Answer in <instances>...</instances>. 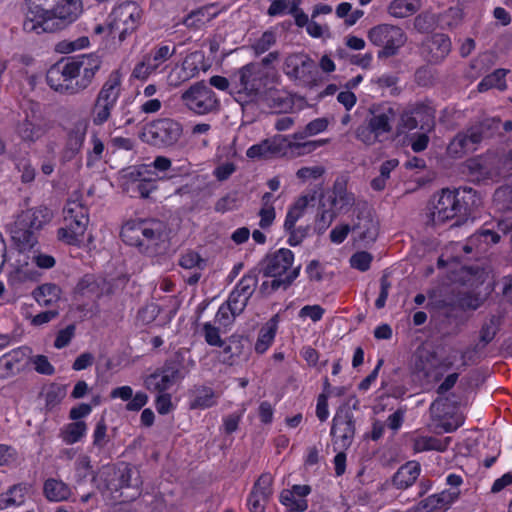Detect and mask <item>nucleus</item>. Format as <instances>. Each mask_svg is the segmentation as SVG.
Here are the masks:
<instances>
[{"instance_id":"f257e3e1","label":"nucleus","mask_w":512,"mask_h":512,"mask_svg":"<svg viewBox=\"0 0 512 512\" xmlns=\"http://www.w3.org/2000/svg\"><path fill=\"white\" fill-rule=\"evenodd\" d=\"M101 66V58L94 54L61 59L48 69L46 81L56 92L76 95L92 84Z\"/></svg>"},{"instance_id":"f03ea898","label":"nucleus","mask_w":512,"mask_h":512,"mask_svg":"<svg viewBox=\"0 0 512 512\" xmlns=\"http://www.w3.org/2000/svg\"><path fill=\"white\" fill-rule=\"evenodd\" d=\"M44 4H29L23 21L24 31L40 34L63 30L76 21L83 11L82 2L57 1L52 9L43 8Z\"/></svg>"},{"instance_id":"7ed1b4c3","label":"nucleus","mask_w":512,"mask_h":512,"mask_svg":"<svg viewBox=\"0 0 512 512\" xmlns=\"http://www.w3.org/2000/svg\"><path fill=\"white\" fill-rule=\"evenodd\" d=\"M476 191L471 187L455 190L442 189L435 194L430 211L434 225L443 224L458 216H466L470 205L475 204Z\"/></svg>"},{"instance_id":"20e7f679","label":"nucleus","mask_w":512,"mask_h":512,"mask_svg":"<svg viewBox=\"0 0 512 512\" xmlns=\"http://www.w3.org/2000/svg\"><path fill=\"white\" fill-rule=\"evenodd\" d=\"M166 226L159 220H131L121 229L120 236L124 243L138 248L141 253L154 255L158 253L164 241Z\"/></svg>"},{"instance_id":"39448f33","label":"nucleus","mask_w":512,"mask_h":512,"mask_svg":"<svg viewBox=\"0 0 512 512\" xmlns=\"http://www.w3.org/2000/svg\"><path fill=\"white\" fill-rule=\"evenodd\" d=\"M267 72L261 64L251 62L232 75L230 94L242 106L250 105L262 95L261 89L267 79Z\"/></svg>"},{"instance_id":"423d86ee","label":"nucleus","mask_w":512,"mask_h":512,"mask_svg":"<svg viewBox=\"0 0 512 512\" xmlns=\"http://www.w3.org/2000/svg\"><path fill=\"white\" fill-rule=\"evenodd\" d=\"M52 218V212L45 206L22 211L16 218L11 237L20 251L29 250L37 243L36 231L40 230Z\"/></svg>"},{"instance_id":"0eeeda50","label":"nucleus","mask_w":512,"mask_h":512,"mask_svg":"<svg viewBox=\"0 0 512 512\" xmlns=\"http://www.w3.org/2000/svg\"><path fill=\"white\" fill-rule=\"evenodd\" d=\"M398 115V108L389 103L373 104L369 108V116L356 129V138L365 145L371 146L379 138L392 131V122Z\"/></svg>"},{"instance_id":"6e6552de","label":"nucleus","mask_w":512,"mask_h":512,"mask_svg":"<svg viewBox=\"0 0 512 512\" xmlns=\"http://www.w3.org/2000/svg\"><path fill=\"white\" fill-rule=\"evenodd\" d=\"M183 136V125L169 117L154 119L145 124L140 139L157 149L172 148Z\"/></svg>"},{"instance_id":"1a4fd4ad","label":"nucleus","mask_w":512,"mask_h":512,"mask_svg":"<svg viewBox=\"0 0 512 512\" xmlns=\"http://www.w3.org/2000/svg\"><path fill=\"white\" fill-rule=\"evenodd\" d=\"M122 91V73L119 69L113 70L100 88L92 108L93 124L100 126L111 117Z\"/></svg>"},{"instance_id":"9d476101","label":"nucleus","mask_w":512,"mask_h":512,"mask_svg":"<svg viewBox=\"0 0 512 512\" xmlns=\"http://www.w3.org/2000/svg\"><path fill=\"white\" fill-rule=\"evenodd\" d=\"M367 37L373 45L381 47L377 53L379 59L395 56L407 41L406 34L400 27L389 24L370 28Z\"/></svg>"},{"instance_id":"9b49d317","label":"nucleus","mask_w":512,"mask_h":512,"mask_svg":"<svg viewBox=\"0 0 512 512\" xmlns=\"http://www.w3.org/2000/svg\"><path fill=\"white\" fill-rule=\"evenodd\" d=\"M184 378L183 357L176 353L167 359L163 366L148 375L144 380V385L150 391L164 393Z\"/></svg>"},{"instance_id":"f8f14e48","label":"nucleus","mask_w":512,"mask_h":512,"mask_svg":"<svg viewBox=\"0 0 512 512\" xmlns=\"http://www.w3.org/2000/svg\"><path fill=\"white\" fill-rule=\"evenodd\" d=\"M109 33H118L120 41L134 32L142 19V10L136 2L126 1L115 7L110 14Z\"/></svg>"},{"instance_id":"ddd939ff","label":"nucleus","mask_w":512,"mask_h":512,"mask_svg":"<svg viewBox=\"0 0 512 512\" xmlns=\"http://www.w3.org/2000/svg\"><path fill=\"white\" fill-rule=\"evenodd\" d=\"M181 100L189 110L199 115L216 111L219 106L216 94L204 81L191 85L181 94Z\"/></svg>"},{"instance_id":"4468645a","label":"nucleus","mask_w":512,"mask_h":512,"mask_svg":"<svg viewBox=\"0 0 512 512\" xmlns=\"http://www.w3.org/2000/svg\"><path fill=\"white\" fill-rule=\"evenodd\" d=\"M331 436L334 450H347L353 443L355 436L354 415L349 407H340L332 421Z\"/></svg>"},{"instance_id":"2eb2a0df","label":"nucleus","mask_w":512,"mask_h":512,"mask_svg":"<svg viewBox=\"0 0 512 512\" xmlns=\"http://www.w3.org/2000/svg\"><path fill=\"white\" fill-rule=\"evenodd\" d=\"M294 254L287 248H280L275 252L268 253L258 264L257 272L264 277L284 278L294 268L292 264Z\"/></svg>"},{"instance_id":"dca6fc26","label":"nucleus","mask_w":512,"mask_h":512,"mask_svg":"<svg viewBox=\"0 0 512 512\" xmlns=\"http://www.w3.org/2000/svg\"><path fill=\"white\" fill-rule=\"evenodd\" d=\"M101 478L104 484L103 486L97 485V488L102 492L106 490L111 492L118 491L122 488L134 487L139 484L138 472L128 465L104 467Z\"/></svg>"},{"instance_id":"f3484780","label":"nucleus","mask_w":512,"mask_h":512,"mask_svg":"<svg viewBox=\"0 0 512 512\" xmlns=\"http://www.w3.org/2000/svg\"><path fill=\"white\" fill-rule=\"evenodd\" d=\"M283 70L285 74L294 80L309 84L315 80L316 64L304 53H293L286 57Z\"/></svg>"},{"instance_id":"a211bd4d","label":"nucleus","mask_w":512,"mask_h":512,"mask_svg":"<svg viewBox=\"0 0 512 512\" xmlns=\"http://www.w3.org/2000/svg\"><path fill=\"white\" fill-rule=\"evenodd\" d=\"M32 350L21 346L0 357V379H8L28 368Z\"/></svg>"},{"instance_id":"6ab92c4d","label":"nucleus","mask_w":512,"mask_h":512,"mask_svg":"<svg viewBox=\"0 0 512 512\" xmlns=\"http://www.w3.org/2000/svg\"><path fill=\"white\" fill-rule=\"evenodd\" d=\"M452 43L450 37L444 33H434L422 43L421 53L430 64H440L450 54Z\"/></svg>"},{"instance_id":"aec40b11","label":"nucleus","mask_w":512,"mask_h":512,"mask_svg":"<svg viewBox=\"0 0 512 512\" xmlns=\"http://www.w3.org/2000/svg\"><path fill=\"white\" fill-rule=\"evenodd\" d=\"M357 211L356 220L351 226L352 231L357 234V239L365 242L372 243L378 236V222L374 220L367 203H358L355 209Z\"/></svg>"},{"instance_id":"412c9836","label":"nucleus","mask_w":512,"mask_h":512,"mask_svg":"<svg viewBox=\"0 0 512 512\" xmlns=\"http://www.w3.org/2000/svg\"><path fill=\"white\" fill-rule=\"evenodd\" d=\"M15 132L22 141L34 143L46 133V128L41 116L31 110L30 113L25 111L24 117L18 120Z\"/></svg>"},{"instance_id":"4be33fe9","label":"nucleus","mask_w":512,"mask_h":512,"mask_svg":"<svg viewBox=\"0 0 512 512\" xmlns=\"http://www.w3.org/2000/svg\"><path fill=\"white\" fill-rule=\"evenodd\" d=\"M459 495V490H443L440 493L432 494L421 500L414 506L413 510L414 512H435L439 510H446L456 499H458Z\"/></svg>"},{"instance_id":"5701e85b","label":"nucleus","mask_w":512,"mask_h":512,"mask_svg":"<svg viewBox=\"0 0 512 512\" xmlns=\"http://www.w3.org/2000/svg\"><path fill=\"white\" fill-rule=\"evenodd\" d=\"M88 124L85 121L76 122L67 134L65 146L62 150V159L64 161H71L80 153Z\"/></svg>"},{"instance_id":"b1692460","label":"nucleus","mask_w":512,"mask_h":512,"mask_svg":"<svg viewBox=\"0 0 512 512\" xmlns=\"http://www.w3.org/2000/svg\"><path fill=\"white\" fill-rule=\"evenodd\" d=\"M501 121L498 118H485L467 128L470 140L476 144L491 139L500 131Z\"/></svg>"},{"instance_id":"393cba45","label":"nucleus","mask_w":512,"mask_h":512,"mask_svg":"<svg viewBox=\"0 0 512 512\" xmlns=\"http://www.w3.org/2000/svg\"><path fill=\"white\" fill-rule=\"evenodd\" d=\"M416 115H423L429 120V106L423 103H416L405 108L400 113V119L397 125V134L401 135L406 130H414L418 127V119Z\"/></svg>"},{"instance_id":"a878e982","label":"nucleus","mask_w":512,"mask_h":512,"mask_svg":"<svg viewBox=\"0 0 512 512\" xmlns=\"http://www.w3.org/2000/svg\"><path fill=\"white\" fill-rule=\"evenodd\" d=\"M104 278L95 274H85L77 283L74 292L77 295L88 298H99L105 289Z\"/></svg>"},{"instance_id":"bb28decb","label":"nucleus","mask_w":512,"mask_h":512,"mask_svg":"<svg viewBox=\"0 0 512 512\" xmlns=\"http://www.w3.org/2000/svg\"><path fill=\"white\" fill-rule=\"evenodd\" d=\"M421 466L416 461H409L398 468L392 477V485L396 489H407L419 477Z\"/></svg>"},{"instance_id":"cd10ccee","label":"nucleus","mask_w":512,"mask_h":512,"mask_svg":"<svg viewBox=\"0 0 512 512\" xmlns=\"http://www.w3.org/2000/svg\"><path fill=\"white\" fill-rule=\"evenodd\" d=\"M263 100L268 107L277 112H287L292 109L294 101L289 93L277 88H269L263 93Z\"/></svg>"},{"instance_id":"c85d7f7f","label":"nucleus","mask_w":512,"mask_h":512,"mask_svg":"<svg viewBox=\"0 0 512 512\" xmlns=\"http://www.w3.org/2000/svg\"><path fill=\"white\" fill-rule=\"evenodd\" d=\"M355 196L352 192L347 190L346 181L343 179H336L332 187V196L330 197L331 206H337L339 211L345 208H350L355 205Z\"/></svg>"},{"instance_id":"c756f323","label":"nucleus","mask_w":512,"mask_h":512,"mask_svg":"<svg viewBox=\"0 0 512 512\" xmlns=\"http://www.w3.org/2000/svg\"><path fill=\"white\" fill-rule=\"evenodd\" d=\"M63 227L57 230L59 241L72 246H80L83 242L86 227L83 224L64 223Z\"/></svg>"},{"instance_id":"7c9ffc66","label":"nucleus","mask_w":512,"mask_h":512,"mask_svg":"<svg viewBox=\"0 0 512 512\" xmlns=\"http://www.w3.org/2000/svg\"><path fill=\"white\" fill-rule=\"evenodd\" d=\"M503 322V316L501 314L490 315L482 324L479 331V347H486L490 342L493 341L496 334L500 330Z\"/></svg>"},{"instance_id":"2f4dec72","label":"nucleus","mask_w":512,"mask_h":512,"mask_svg":"<svg viewBox=\"0 0 512 512\" xmlns=\"http://www.w3.org/2000/svg\"><path fill=\"white\" fill-rule=\"evenodd\" d=\"M64 223L83 224L88 226L89 213L88 208L78 201H68L63 209Z\"/></svg>"},{"instance_id":"473e14b6","label":"nucleus","mask_w":512,"mask_h":512,"mask_svg":"<svg viewBox=\"0 0 512 512\" xmlns=\"http://www.w3.org/2000/svg\"><path fill=\"white\" fill-rule=\"evenodd\" d=\"M33 296L40 306H54L61 298V289L53 283H45L33 291Z\"/></svg>"},{"instance_id":"72a5a7b5","label":"nucleus","mask_w":512,"mask_h":512,"mask_svg":"<svg viewBox=\"0 0 512 512\" xmlns=\"http://www.w3.org/2000/svg\"><path fill=\"white\" fill-rule=\"evenodd\" d=\"M193 399L190 402L191 409H207L217 403V396L214 390L208 386H195L191 391Z\"/></svg>"},{"instance_id":"f704fd0d","label":"nucleus","mask_w":512,"mask_h":512,"mask_svg":"<svg viewBox=\"0 0 512 512\" xmlns=\"http://www.w3.org/2000/svg\"><path fill=\"white\" fill-rule=\"evenodd\" d=\"M470 139L467 129L457 133L448 145V153L453 157H462L466 153L475 151L477 146Z\"/></svg>"},{"instance_id":"c9c22d12","label":"nucleus","mask_w":512,"mask_h":512,"mask_svg":"<svg viewBox=\"0 0 512 512\" xmlns=\"http://www.w3.org/2000/svg\"><path fill=\"white\" fill-rule=\"evenodd\" d=\"M43 492L49 501L54 502L67 500L71 495L70 487L63 481L54 478L45 481Z\"/></svg>"},{"instance_id":"e433bc0d","label":"nucleus","mask_w":512,"mask_h":512,"mask_svg":"<svg viewBox=\"0 0 512 512\" xmlns=\"http://www.w3.org/2000/svg\"><path fill=\"white\" fill-rule=\"evenodd\" d=\"M301 266L298 265L284 278H273L271 281H264L260 286V293L271 294L279 289L287 290L294 280L299 276Z\"/></svg>"},{"instance_id":"4c0bfd02","label":"nucleus","mask_w":512,"mask_h":512,"mask_svg":"<svg viewBox=\"0 0 512 512\" xmlns=\"http://www.w3.org/2000/svg\"><path fill=\"white\" fill-rule=\"evenodd\" d=\"M150 171L145 165L132 166L122 170L121 179L123 189L129 191L144 179Z\"/></svg>"},{"instance_id":"58836bf2","label":"nucleus","mask_w":512,"mask_h":512,"mask_svg":"<svg viewBox=\"0 0 512 512\" xmlns=\"http://www.w3.org/2000/svg\"><path fill=\"white\" fill-rule=\"evenodd\" d=\"M314 200V195H303L290 207L284 222V229L293 228L296 222L304 215L309 201Z\"/></svg>"},{"instance_id":"ea45409f","label":"nucleus","mask_w":512,"mask_h":512,"mask_svg":"<svg viewBox=\"0 0 512 512\" xmlns=\"http://www.w3.org/2000/svg\"><path fill=\"white\" fill-rule=\"evenodd\" d=\"M419 7V0H393L388 12L395 18H406L416 13Z\"/></svg>"},{"instance_id":"a19ab883","label":"nucleus","mask_w":512,"mask_h":512,"mask_svg":"<svg viewBox=\"0 0 512 512\" xmlns=\"http://www.w3.org/2000/svg\"><path fill=\"white\" fill-rule=\"evenodd\" d=\"M258 285V272L257 269L254 268L246 273L236 284L234 287L235 290H238L242 296L250 299L254 294Z\"/></svg>"},{"instance_id":"79ce46f5","label":"nucleus","mask_w":512,"mask_h":512,"mask_svg":"<svg viewBox=\"0 0 512 512\" xmlns=\"http://www.w3.org/2000/svg\"><path fill=\"white\" fill-rule=\"evenodd\" d=\"M213 5L204 6L199 8L198 10L192 11L188 14L184 19V24L188 28L198 29L205 24L204 19L200 18V16H204V13H208V20H212L218 14L217 11H211L213 9Z\"/></svg>"},{"instance_id":"37998d69","label":"nucleus","mask_w":512,"mask_h":512,"mask_svg":"<svg viewBox=\"0 0 512 512\" xmlns=\"http://www.w3.org/2000/svg\"><path fill=\"white\" fill-rule=\"evenodd\" d=\"M328 127L326 118H316L310 121L303 130L295 132L291 137L294 140H303L309 136L317 135L325 131Z\"/></svg>"},{"instance_id":"c03bdc74","label":"nucleus","mask_w":512,"mask_h":512,"mask_svg":"<svg viewBox=\"0 0 512 512\" xmlns=\"http://www.w3.org/2000/svg\"><path fill=\"white\" fill-rule=\"evenodd\" d=\"M87 426L83 421L69 423L62 432L63 441L66 444L78 442L86 433Z\"/></svg>"},{"instance_id":"a18cd8bd","label":"nucleus","mask_w":512,"mask_h":512,"mask_svg":"<svg viewBox=\"0 0 512 512\" xmlns=\"http://www.w3.org/2000/svg\"><path fill=\"white\" fill-rule=\"evenodd\" d=\"M176 52V47H170L169 45H161L154 48L151 53L145 55L153 67L157 70L158 67L170 59Z\"/></svg>"},{"instance_id":"49530a36","label":"nucleus","mask_w":512,"mask_h":512,"mask_svg":"<svg viewBox=\"0 0 512 512\" xmlns=\"http://www.w3.org/2000/svg\"><path fill=\"white\" fill-rule=\"evenodd\" d=\"M280 502L287 507V512H304L308 508L306 499L298 498L284 489L280 494Z\"/></svg>"},{"instance_id":"de8ad7c7","label":"nucleus","mask_w":512,"mask_h":512,"mask_svg":"<svg viewBox=\"0 0 512 512\" xmlns=\"http://www.w3.org/2000/svg\"><path fill=\"white\" fill-rule=\"evenodd\" d=\"M222 347L223 351L221 362L224 364L233 365L235 358L242 353L243 346L241 341L238 338L232 336L227 344L224 342Z\"/></svg>"},{"instance_id":"09e8293b","label":"nucleus","mask_w":512,"mask_h":512,"mask_svg":"<svg viewBox=\"0 0 512 512\" xmlns=\"http://www.w3.org/2000/svg\"><path fill=\"white\" fill-rule=\"evenodd\" d=\"M66 396V385L51 384L45 393V407L52 410L58 406Z\"/></svg>"},{"instance_id":"8fccbe9b","label":"nucleus","mask_w":512,"mask_h":512,"mask_svg":"<svg viewBox=\"0 0 512 512\" xmlns=\"http://www.w3.org/2000/svg\"><path fill=\"white\" fill-rule=\"evenodd\" d=\"M455 304L462 310H477L482 304L483 299L475 293H460L455 300Z\"/></svg>"},{"instance_id":"3c124183","label":"nucleus","mask_w":512,"mask_h":512,"mask_svg":"<svg viewBox=\"0 0 512 512\" xmlns=\"http://www.w3.org/2000/svg\"><path fill=\"white\" fill-rule=\"evenodd\" d=\"M179 265L186 270L195 269L202 271L206 267V260L203 259L198 253L194 251H188L180 257Z\"/></svg>"},{"instance_id":"603ef678","label":"nucleus","mask_w":512,"mask_h":512,"mask_svg":"<svg viewBox=\"0 0 512 512\" xmlns=\"http://www.w3.org/2000/svg\"><path fill=\"white\" fill-rule=\"evenodd\" d=\"M272 157L285 155L287 150H291L292 141L288 136L275 135L267 139Z\"/></svg>"},{"instance_id":"864d4df0","label":"nucleus","mask_w":512,"mask_h":512,"mask_svg":"<svg viewBox=\"0 0 512 512\" xmlns=\"http://www.w3.org/2000/svg\"><path fill=\"white\" fill-rule=\"evenodd\" d=\"M276 40V33L272 30H267L252 44L251 48L255 55L259 56L275 45Z\"/></svg>"},{"instance_id":"5fc2aeb1","label":"nucleus","mask_w":512,"mask_h":512,"mask_svg":"<svg viewBox=\"0 0 512 512\" xmlns=\"http://www.w3.org/2000/svg\"><path fill=\"white\" fill-rule=\"evenodd\" d=\"M273 477L270 473H263L260 475L258 480L254 483L253 489L251 492L256 493L258 495H262L270 499L273 494L272 489Z\"/></svg>"},{"instance_id":"6e6d98bb","label":"nucleus","mask_w":512,"mask_h":512,"mask_svg":"<svg viewBox=\"0 0 512 512\" xmlns=\"http://www.w3.org/2000/svg\"><path fill=\"white\" fill-rule=\"evenodd\" d=\"M275 334V327L262 328L255 343V351L260 354L264 353L272 344Z\"/></svg>"},{"instance_id":"4d7b16f0","label":"nucleus","mask_w":512,"mask_h":512,"mask_svg":"<svg viewBox=\"0 0 512 512\" xmlns=\"http://www.w3.org/2000/svg\"><path fill=\"white\" fill-rule=\"evenodd\" d=\"M249 299L242 296L238 290L233 289L226 301V303L232 308V316L240 315L246 308Z\"/></svg>"},{"instance_id":"13d9d810","label":"nucleus","mask_w":512,"mask_h":512,"mask_svg":"<svg viewBox=\"0 0 512 512\" xmlns=\"http://www.w3.org/2000/svg\"><path fill=\"white\" fill-rule=\"evenodd\" d=\"M89 38L86 36H82L77 38L76 40L69 41L63 40L56 45V50L60 53H71L76 50H80L88 47Z\"/></svg>"},{"instance_id":"bf43d9fd","label":"nucleus","mask_w":512,"mask_h":512,"mask_svg":"<svg viewBox=\"0 0 512 512\" xmlns=\"http://www.w3.org/2000/svg\"><path fill=\"white\" fill-rule=\"evenodd\" d=\"M326 143L327 140H314L305 142H298L297 140L292 141L291 152L295 153L298 156L309 154Z\"/></svg>"},{"instance_id":"052dcab7","label":"nucleus","mask_w":512,"mask_h":512,"mask_svg":"<svg viewBox=\"0 0 512 512\" xmlns=\"http://www.w3.org/2000/svg\"><path fill=\"white\" fill-rule=\"evenodd\" d=\"M238 201V193L233 191L218 199L215 203L214 209L217 212L225 213L227 211L236 209L238 206Z\"/></svg>"},{"instance_id":"680f3d73","label":"nucleus","mask_w":512,"mask_h":512,"mask_svg":"<svg viewBox=\"0 0 512 512\" xmlns=\"http://www.w3.org/2000/svg\"><path fill=\"white\" fill-rule=\"evenodd\" d=\"M447 443L441 442L439 439L433 437H422L415 441V449L417 451L437 450L444 451Z\"/></svg>"},{"instance_id":"e2e57ef3","label":"nucleus","mask_w":512,"mask_h":512,"mask_svg":"<svg viewBox=\"0 0 512 512\" xmlns=\"http://www.w3.org/2000/svg\"><path fill=\"white\" fill-rule=\"evenodd\" d=\"M337 212L332 210H323L315 220V231L317 234H323L336 219Z\"/></svg>"},{"instance_id":"0e129e2a","label":"nucleus","mask_w":512,"mask_h":512,"mask_svg":"<svg viewBox=\"0 0 512 512\" xmlns=\"http://www.w3.org/2000/svg\"><path fill=\"white\" fill-rule=\"evenodd\" d=\"M30 363L34 365L35 371L39 374L50 376L55 373V368L44 355H36L35 357L31 355Z\"/></svg>"},{"instance_id":"69168bd1","label":"nucleus","mask_w":512,"mask_h":512,"mask_svg":"<svg viewBox=\"0 0 512 512\" xmlns=\"http://www.w3.org/2000/svg\"><path fill=\"white\" fill-rule=\"evenodd\" d=\"M372 259H373V257L370 253H368L366 251H361V252H357L351 256L350 264L353 268L364 272L370 268Z\"/></svg>"},{"instance_id":"338daca9","label":"nucleus","mask_w":512,"mask_h":512,"mask_svg":"<svg viewBox=\"0 0 512 512\" xmlns=\"http://www.w3.org/2000/svg\"><path fill=\"white\" fill-rule=\"evenodd\" d=\"M108 442L107 439V425L105 420L101 418L94 429L93 433V445L99 449H102Z\"/></svg>"},{"instance_id":"774afa93","label":"nucleus","mask_w":512,"mask_h":512,"mask_svg":"<svg viewBox=\"0 0 512 512\" xmlns=\"http://www.w3.org/2000/svg\"><path fill=\"white\" fill-rule=\"evenodd\" d=\"M205 341L211 346L222 347L224 341L221 339L219 329L207 322L203 325Z\"/></svg>"}]
</instances>
